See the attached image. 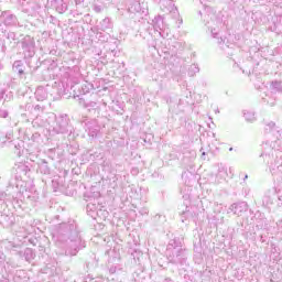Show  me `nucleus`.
<instances>
[{
	"label": "nucleus",
	"instance_id": "1",
	"mask_svg": "<svg viewBox=\"0 0 282 282\" xmlns=\"http://www.w3.org/2000/svg\"><path fill=\"white\" fill-rule=\"evenodd\" d=\"M53 240L56 248L61 250L59 254L66 257H76L80 248H85V242L80 239L74 223L57 225L53 231Z\"/></svg>",
	"mask_w": 282,
	"mask_h": 282
},
{
	"label": "nucleus",
	"instance_id": "2",
	"mask_svg": "<svg viewBox=\"0 0 282 282\" xmlns=\"http://www.w3.org/2000/svg\"><path fill=\"white\" fill-rule=\"evenodd\" d=\"M166 258L170 263H184V248H182V242L177 239H173L169 242L165 251Z\"/></svg>",
	"mask_w": 282,
	"mask_h": 282
},
{
	"label": "nucleus",
	"instance_id": "3",
	"mask_svg": "<svg viewBox=\"0 0 282 282\" xmlns=\"http://www.w3.org/2000/svg\"><path fill=\"white\" fill-rule=\"evenodd\" d=\"M261 158H264V162L269 164L272 175H279V173H282V161L274 158V151H272L271 154L262 153Z\"/></svg>",
	"mask_w": 282,
	"mask_h": 282
},
{
	"label": "nucleus",
	"instance_id": "4",
	"mask_svg": "<svg viewBox=\"0 0 282 282\" xmlns=\"http://www.w3.org/2000/svg\"><path fill=\"white\" fill-rule=\"evenodd\" d=\"M69 117L67 115H61L55 118V126L53 130L55 133H67L69 130Z\"/></svg>",
	"mask_w": 282,
	"mask_h": 282
},
{
	"label": "nucleus",
	"instance_id": "5",
	"mask_svg": "<svg viewBox=\"0 0 282 282\" xmlns=\"http://www.w3.org/2000/svg\"><path fill=\"white\" fill-rule=\"evenodd\" d=\"M85 131L90 138H96L100 133V123L96 119H86L84 121Z\"/></svg>",
	"mask_w": 282,
	"mask_h": 282
},
{
	"label": "nucleus",
	"instance_id": "6",
	"mask_svg": "<svg viewBox=\"0 0 282 282\" xmlns=\"http://www.w3.org/2000/svg\"><path fill=\"white\" fill-rule=\"evenodd\" d=\"M22 48L28 56H34V39L30 35H26L22 41Z\"/></svg>",
	"mask_w": 282,
	"mask_h": 282
},
{
	"label": "nucleus",
	"instance_id": "7",
	"mask_svg": "<svg viewBox=\"0 0 282 282\" xmlns=\"http://www.w3.org/2000/svg\"><path fill=\"white\" fill-rule=\"evenodd\" d=\"M246 210H248V204L246 202L235 203L229 207V212L238 216L241 215V213H246Z\"/></svg>",
	"mask_w": 282,
	"mask_h": 282
},
{
	"label": "nucleus",
	"instance_id": "8",
	"mask_svg": "<svg viewBox=\"0 0 282 282\" xmlns=\"http://www.w3.org/2000/svg\"><path fill=\"white\" fill-rule=\"evenodd\" d=\"M51 6L59 14L67 12V0H51Z\"/></svg>",
	"mask_w": 282,
	"mask_h": 282
},
{
	"label": "nucleus",
	"instance_id": "9",
	"mask_svg": "<svg viewBox=\"0 0 282 282\" xmlns=\"http://www.w3.org/2000/svg\"><path fill=\"white\" fill-rule=\"evenodd\" d=\"M1 19L4 25H17L18 23L17 15L10 13V11L2 12Z\"/></svg>",
	"mask_w": 282,
	"mask_h": 282
},
{
	"label": "nucleus",
	"instance_id": "10",
	"mask_svg": "<svg viewBox=\"0 0 282 282\" xmlns=\"http://www.w3.org/2000/svg\"><path fill=\"white\" fill-rule=\"evenodd\" d=\"M161 10H163V12H177V8H175V2H173V0H161Z\"/></svg>",
	"mask_w": 282,
	"mask_h": 282
},
{
	"label": "nucleus",
	"instance_id": "11",
	"mask_svg": "<svg viewBox=\"0 0 282 282\" xmlns=\"http://www.w3.org/2000/svg\"><path fill=\"white\" fill-rule=\"evenodd\" d=\"M28 109L32 118H39L45 111V106H41V105L29 106Z\"/></svg>",
	"mask_w": 282,
	"mask_h": 282
},
{
	"label": "nucleus",
	"instance_id": "12",
	"mask_svg": "<svg viewBox=\"0 0 282 282\" xmlns=\"http://www.w3.org/2000/svg\"><path fill=\"white\" fill-rule=\"evenodd\" d=\"M153 28L156 32H164V30H166V24H164V18H162V15L154 18Z\"/></svg>",
	"mask_w": 282,
	"mask_h": 282
},
{
	"label": "nucleus",
	"instance_id": "13",
	"mask_svg": "<svg viewBox=\"0 0 282 282\" xmlns=\"http://www.w3.org/2000/svg\"><path fill=\"white\" fill-rule=\"evenodd\" d=\"M35 98L40 102H43V100H47V89L43 86H39L35 90Z\"/></svg>",
	"mask_w": 282,
	"mask_h": 282
},
{
	"label": "nucleus",
	"instance_id": "14",
	"mask_svg": "<svg viewBox=\"0 0 282 282\" xmlns=\"http://www.w3.org/2000/svg\"><path fill=\"white\" fill-rule=\"evenodd\" d=\"M98 28L101 30V32H107V30H111V28H113V23L111 22L110 18H105L102 21H100Z\"/></svg>",
	"mask_w": 282,
	"mask_h": 282
},
{
	"label": "nucleus",
	"instance_id": "15",
	"mask_svg": "<svg viewBox=\"0 0 282 282\" xmlns=\"http://www.w3.org/2000/svg\"><path fill=\"white\" fill-rule=\"evenodd\" d=\"M14 98V94L10 90L1 89L0 90V100H3L4 102H10Z\"/></svg>",
	"mask_w": 282,
	"mask_h": 282
},
{
	"label": "nucleus",
	"instance_id": "16",
	"mask_svg": "<svg viewBox=\"0 0 282 282\" xmlns=\"http://www.w3.org/2000/svg\"><path fill=\"white\" fill-rule=\"evenodd\" d=\"M212 33V36L214 39L218 40V43H223L224 39H221L219 30H221V26H208Z\"/></svg>",
	"mask_w": 282,
	"mask_h": 282
},
{
	"label": "nucleus",
	"instance_id": "17",
	"mask_svg": "<svg viewBox=\"0 0 282 282\" xmlns=\"http://www.w3.org/2000/svg\"><path fill=\"white\" fill-rule=\"evenodd\" d=\"M39 171L40 173H42V175H50V173H52V171L50 170V165H47V162L45 160H43L39 164Z\"/></svg>",
	"mask_w": 282,
	"mask_h": 282
},
{
	"label": "nucleus",
	"instance_id": "18",
	"mask_svg": "<svg viewBox=\"0 0 282 282\" xmlns=\"http://www.w3.org/2000/svg\"><path fill=\"white\" fill-rule=\"evenodd\" d=\"M34 257H36V253H34V250L26 248L24 250V259L30 263V261H34Z\"/></svg>",
	"mask_w": 282,
	"mask_h": 282
},
{
	"label": "nucleus",
	"instance_id": "19",
	"mask_svg": "<svg viewBox=\"0 0 282 282\" xmlns=\"http://www.w3.org/2000/svg\"><path fill=\"white\" fill-rule=\"evenodd\" d=\"M32 127H34V129H41V127H45V120L35 117L32 121Z\"/></svg>",
	"mask_w": 282,
	"mask_h": 282
},
{
	"label": "nucleus",
	"instance_id": "20",
	"mask_svg": "<svg viewBox=\"0 0 282 282\" xmlns=\"http://www.w3.org/2000/svg\"><path fill=\"white\" fill-rule=\"evenodd\" d=\"M243 116H245V120H247V122H254V120H257V117H254V112H252V111H245Z\"/></svg>",
	"mask_w": 282,
	"mask_h": 282
},
{
	"label": "nucleus",
	"instance_id": "21",
	"mask_svg": "<svg viewBox=\"0 0 282 282\" xmlns=\"http://www.w3.org/2000/svg\"><path fill=\"white\" fill-rule=\"evenodd\" d=\"M195 74H199V66L193 64L188 68V76H195Z\"/></svg>",
	"mask_w": 282,
	"mask_h": 282
},
{
	"label": "nucleus",
	"instance_id": "22",
	"mask_svg": "<svg viewBox=\"0 0 282 282\" xmlns=\"http://www.w3.org/2000/svg\"><path fill=\"white\" fill-rule=\"evenodd\" d=\"M96 39H98V41L101 43H107V41H109V35L104 34L102 32H97Z\"/></svg>",
	"mask_w": 282,
	"mask_h": 282
},
{
	"label": "nucleus",
	"instance_id": "23",
	"mask_svg": "<svg viewBox=\"0 0 282 282\" xmlns=\"http://www.w3.org/2000/svg\"><path fill=\"white\" fill-rule=\"evenodd\" d=\"M9 274L8 271H6V268L0 265V282L7 281Z\"/></svg>",
	"mask_w": 282,
	"mask_h": 282
},
{
	"label": "nucleus",
	"instance_id": "24",
	"mask_svg": "<svg viewBox=\"0 0 282 282\" xmlns=\"http://www.w3.org/2000/svg\"><path fill=\"white\" fill-rule=\"evenodd\" d=\"M13 67L18 72V74H20V76L24 74L23 66H21V62H14Z\"/></svg>",
	"mask_w": 282,
	"mask_h": 282
},
{
	"label": "nucleus",
	"instance_id": "25",
	"mask_svg": "<svg viewBox=\"0 0 282 282\" xmlns=\"http://www.w3.org/2000/svg\"><path fill=\"white\" fill-rule=\"evenodd\" d=\"M8 116H10V111L8 110V108L1 106L0 107V118H8Z\"/></svg>",
	"mask_w": 282,
	"mask_h": 282
},
{
	"label": "nucleus",
	"instance_id": "26",
	"mask_svg": "<svg viewBox=\"0 0 282 282\" xmlns=\"http://www.w3.org/2000/svg\"><path fill=\"white\" fill-rule=\"evenodd\" d=\"M272 87H274V89H278V91L281 90V84L279 82H273Z\"/></svg>",
	"mask_w": 282,
	"mask_h": 282
},
{
	"label": "nucleus",
	"instance_id": "27",
	"mask_svg": "<svg viewBox=\"0 0 282 282\" xmlns=\"http://www.w3.org/2000/svg\"><path fill=\"white\" fill-rule=\"evenodd\" d=\"M6 140H12V134H7L2 140H0V142L6 143Z\"/></svg>",
	"mask_w": 282,
	"mask_h": 282
},
{
	"label": "nucleus",
	"instance_id": "28",
	"mask_svg": "<svg viewBox=\"0 0 282 282\" xmlns=\"http://www.w3.org/2000/svg\"><path fill=\"white\" fill-rule=\"evenodd\" d=\"M182 215H184L185 217H189L191 216V210H188V207H186V210L183 212Z\"/></svg>",
	"mask_w": 282,
	"mask_h": 282
},
{
	"label": "nucleus",
	"instance_id": "29",
	"mask_svg": "<svg viewBox=\"0 0 282 282\" xmlns=\"http://www.w3.org/2000/svg\"><path fill=\"white\" fill-rule=\"evenodd\" d=\"M267 127H269V129H274L275 123L271 121V122L267 123Z\"/></svg>",
	"mask_w": 282,
	"mask_h": 282
},
{
	"label": "nucleus",
	"instance_id": "30",
	"mask_svg": "<svg viewBox=\"0 0 282 282\" xmlns=\"http://www.w3.org/2000/svg\"><path fill=\"white\" fill-rule=\"evenodd\" d=\"M86 107H96V102L95 101H90L88 105H86Z\"/></svg>",
	"mask_w": 282,
	"mask_h": 282
},
{
	"label": "nucleus",
	"instance_id": "31",
	"mask_svg": "<svg viewBox=\"0 0 282 282\" xmlns=\"http://www.w3.org/2000/svg\"><path fill=\"white\" fill-rule=\"evenodd\" d=\"M83 1H85V0H75V3H76V6H80V3H83Z\"/></svg>",
	"mask_w": 282,
	"mask_h": 282
},
{
	"label": "nucleus",
	"instance_id": "32",
	"mask_svg": "<svg viewBox=\"0 0 282 282\" xmlns=\"http://www.w3.org/2000/svg\"><path fill=\"white\" fill-rule=\"evenodd\" d=\"M200 151H202V156L204 158V155H206V151H204V148H202Z\"/></svg>",
	"mask_w": 282,
	"mask_h": 282
},
{
	"label": "nucleus",
	"instance_id": "33",
	"mask_svg": "<svg viewBox=\"0 0 282 282\" xmlns=\"http://www.w3.org/2000/svg\"><path fill=\"white\" fill-rule=\"evenodd\" d=\"M164 282H173L171 279H165Z\"/></svg>",
	"mask_w": 282,
	"mask_h": 282
},
{
	"label": "nucleus",
	"instance_id": "34",
	"mask_svg": "<svg viewBox=\"0 0 282 282\" xmlns=\"http://www.w3.org/2000/svg\"><path fill=\"white\" fill-rule=\"evenodd\" d=\"M3 219H9V217L8 216H3Z\"/></svg>",
	"mask_w": 282,
	"mask_h": 282
},
{
	"label": "nucleus",
	"instance_id": "35",
	"mask_svg": "<svg viewBox=\"0 0 282 282\" xmlns=\"http://www.w3.org/2000/svg\"><path fill=\"white\" fill-rule=\"evenodd\" d=\"M25 197L30 198V195H29V194H25Z\"/></svg>",
	"mask_w": 282,
	"mask_h": 282
},
{
	"label": "nucleus",
	"instance_id": "36",
	"mask_svg": "<svg viewBox=\"0 0 282 282\" xmlns=\"http://www.w3.org/2000/svg\"><path fill=\"white\" fill-rule=\"evenodd\" d=\"M245 180H248V175L245 176Z\"/></svg>",
	"mask_w": 282,
	"mask_h": 282
},
{
	"label": "nucleus",
	"instance_id": "37",
	"mask_svg": "<svg viewBox=\"0 0 282 282\" xmlns=\"http://www.w3.org/2000/svg\"><path fill=\"white\" fill-rule=\"evenodd\" d=\"M8 226H12V223H9V225Z\"/></svg>",
	"mask_w": 282,
	"mask_h": 282
},
{
	"label": "nucleus",
	"instance_id": "38",
	"mask_svg": "<svg viewBox=\"0 0 282 282\" xmlns=\"http://www.w3.org/2000/svg\"><path fill=\"white\" fill-rule=\"evenodd\" d=\"M229 151H232V148H230Z\"/></svg>",
	"mask_w": 282,
	"mask_h": 282
},
{
	"label": "nucleus",
	"instance_id": "39",
	"mask_svg": "<svg viewBox=\"0 0 282 282\" xmlns=\"http://www.w3.org/2000/svg\"><path fill=\"white\" fill-rule=\"evenodd\" d=\"M1 67H2V66H1V64H0V69H1Z\"/></svg>",
	"mask_w": 282,
	"mask_h": 282
},
{
	"label": "nucleus",
	"instance_id": "40",
	"mask_svg": "<svg viewBox=\"0 0 282 282\" xmlns=\"http://www.w3.org/2000/svg\"><path fill=\"white\" fill-rule=\"evenodd\" d=\"M182 221H184V218H182Z\"/></svg>",
	"mask_w": 282,
	"mask_h": 282
}]
</instances>
